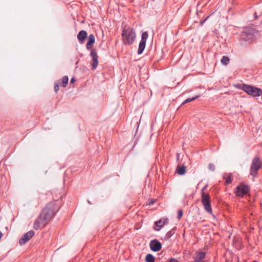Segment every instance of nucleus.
Listing matches in <instances>:
<instances>
[{
    "label": "nucleus",
    "mask_w": 262,
    "mask_h": 262,
    "mask_svg": "<svg viewBox=\"0 0 262 262\" xmlns=\"http://www.w3.org/2000/svg\"><path fill=\"white\" fill-rule=\"evenodd\" d=\"M135 31L130 28H124L122 33V40L124 45H132L136 39Z\"/></svg>",
    "instance_id": "nucleus-1"
},
{
    "label": "nucleus",
    "mask_w": 262,
    "mask_h": 262,
    "mask_svg": "<svg viewBox=\"0 0 262 262\" xmlns=\"http://www.w3.org/2000/svg\"><path fill=\"white\" fill-rule=\"evenodd\" d=\"M57 212L55 204L53 203L48 204L42 210L40 215L48 223L55 215Z\"/></svg>",
    "instance_id": "nucleus-2"
},
{
    "label": "nucleus",
    "mask_w": 262,
    "mask_h": 262,
    "mask_svg": "<svg viewBox=\"0 0 262 262\" xmlns=\"http://www.w3.org/2000/svg\"><path fill=\"white\" fill-rule=\"evenodd\" d=\"M256 33L255 30L252 27H246L242 31L241 39L247 41H251L254 39V35Z\"/></svg>",
    "instance_id": "nucleus-3"
},
{
    "label": "nucleus",
    "mask_w": 262,
    "mask_h": 262,
    "mask_svg": "<svg viewBox=\"0 0 262 262\" xmlns=\"http://www.w3.org/2000/svg\"><path fill=\"white\" fill-rule=\"evenodd\" d=\"M242 89L248 95H251L253 97L259 96L262 94V90L261 89L251 85L244 84Z\"/></svg>",
    "instance_id": "nucleus-4"
},
{
    "label": "nucleus",
    "mask_w": 262,
    "mask_h": 262,
    "mask_svg": "<svg viewBox=\"0 0 262 262\" xmlns=\"http://www.w3.org/2000/svg\"><path fill=\"white\" fill-rule=\"evenodd\" d=\"M201 198L202 203L203 205L205 210L210 214H212V211L210 204L209 194L207 193H202Z\"/></svg>",
    "instance_id": "nucleus-5"
},
{
    "label": "nucleus",
    "mask_w": 262,
    "mask_h": 262,
    "mask_svg": "<svg viewBox=\"0 0 262 262\" xmlns=\"http://www.w3.org/2000/svg\"><path fill=\"white\" fill-rule=\"evenodd\" d=\"M261 163L259 158L257 157L254 158L250 166V174L253 177H256L257 172L261 167Z\"/></svg>",
    "instance_id": "nucleus-6"
},
{
    "label": "nucleus",
    "mask_w": 262,
    "mask_h": 262,
    "mask_svg": "<svg viewBox=\"0 0 262 262\" xmlns=\"http://www.w3.org/2000/svg\"><path fill=\"white\" fill-rule=\"evenodd\" d=\"M249 191V188L247 185L241 184L237 186L235 189V194L237 196L242 198Z\"/></svg>",
    "instance_id": "nucleus-7"
},
{
    "label": "nucleus",
    "mask_w": 262,
    "mask_h": 262,
    "mask_svg": "<svg viewBox=\"0 0 262 262\" xmlns=\"http://www.w3.org/2000/svg\"><path fill=\"white\" fill-rule=\"evenodd\" d=\"M148 35L147 32H144L142 33L141 35V39L140 41L138 50V54L140 55L143 53L145 48L146 42L148 38Z\"/></svg>",
    "instance_id": "nucleus-8"
},
{
    "label": "nucleus",
    "mask_w": 262,
    "mask_h": 262,
    "mask_svg": "<svg viewBox=\"0 0 262 262\" xmlns=\"http://www.w3.org/2000/svg\"><path fill=\"white\" fill-rule=\"evenodd\" d=\"M34 235V232L33 230H30L24 234L23 236L19 240V245H23L25 244L32 238Z\"/></svg>",
    "instance_id": "nucleus-9"
},
{
    "label": "nucleus",
    "mask_w": 262,
    "mask_h": 262,
    "mask_svg": "<svg viewBox=\"0 0 262 262\" xmlns=\"http://www.w3.org/2000/svg\"><path fill=\"white\" fill-rule=\"evenodd\" d=\"M48 222L40 215L35 220L33 227L35 230H38L45 226Z\"/></svg>",
    "instance_id": "nucleus-10"
},
{
    "label": "nucleus",
    "mask_w": 262,
    "mask_h": 262,
    "mask_svg": "<svg viewBox=\"0 0 262 262\" xmlns=\"http://www.w3.org/2000/svg\"><path fill=\"white\" fill-rule=\"evenodd\" d=\"M91 56L92 58V69L95 70L98 65V55L95 49H93L91 51Z\"/></svg>",
    "instance_id": "nucleus-11"
},
{
    "label": "nucleus",
    "mask_w": 262,
    "mask_h": 262,
    "mask_svg": "<svg viewBox=\"0 0 262 262\" xmlns=\"http://www.w3.org/2000/svg\"><path fill=\"white\" fill-rule=\"evenodd\" d=\"M149 246L150 249L155 252L159 251L162 247L161 243L156 239L151 241L150 242Z\"/></svg>",
    "instance_id": "nucleus-12"
},
{
    "label": "nucleus",
    "mask_w": 262,
    "mask_h": 262,
    "mask_svg": "<svg viewBox=\"0 0 262 262\" xmlns=\"http://www.w3.org/2000/svg\"><path fill=\"white\" fill-rule=\"evenodd\" d=\"M168 222L167 219H161L158 221L155 222L156 226L155 227V229L157 231L160 230L162 227Z\"/></svg>",
    "instance_id": "nucleus-13"
},
{
    "label": "nucleus",
    "mask_w": 262,
    "mask_h": 262,
    "mask_svg": "<svg viewBox=\"0 0 262 262\" xmlns=\"http://www.w3.org/2000/svg\"><path fill=\"white\" fill-rule=\"evenodd\" d=\"M205 256L206 253L203 251L196 253L193 256L194 262H201L205 258Z\"/></svg>",
    "instance_id": "nucleus-14"
},
{
    "label": "nucleus",
    "mask_w": 262,
    "mask_h": 262,
    "mask_svg": "<svg viewBox=\"0 0 262 262\" xmlns=\"http://www.w3.org/2000/svg\"><path fill=\"white\" fill-rule=\"evenodd\" d=\"M95 42V36L93 34H90L88 37V41L86 43V47L88 50L92 48V45Z\"/></svg>",
    "instance_id": "nucleus-15"
},
{
    "label": "nucleus",
    "mask_w": 262,
    "mask_h": 262,
    "mask_svg": "<svg viewBox=\"0 0 262 262\" xmlns=\"http://www.w3.org/2000/svg\"><path fill=\"white\" fill-rule=\"evenodd\" d=\"M87 36V33L84 30H81L80 31L78 35H77V38L79 40V42L80 43H83L84 39Z\"/></svg>",
    "instance_id": "nucleus-16"
},
{
    "label": "nucleus",
    "mask_w": 262,
    "mask_h": 262,
    "mask_svg": "<svg viewBox=\"0 0 262 262\" xmlns=\"http://www.w3.org/2000/svg\"><path fill=\"white\" fill-rule=\"evenodd\" d=\"M186 167L184 165L178 166L177 168V172L180 175H183L185 173Z\"/></svg>",
    "instance_id": "nucleus-17"
},
{
    "label": "nucleus",
    "mask_w": 262,
    "mask_h": 262,
    "mask_svg": "<svg viewBox=\"0 0 262 262\" xmlns=\"http://www.w3.org/2000/svg\"><path fill=\"white\" fill-rule=\"evenodd\" d=\"M155 257L151 254H148L145 257L146 262H155Z\"/></svg>",
    "instance_id": "nucleus-18"
},
{
    "label": "nucleus",
    "mask_w": 262,
    "mask_h": 262,
    "mask_svg": "<svg viewBox=\"0 0 262 262\" xmlns=\"http://www.w3.org/2000/svg\"><path fill=\"white\" fill-rule=\"evenodd\" d=\"M223 179L226 180V183L227 184H230L232 182L231 177L230 174H225L223 176Z\"/></svg>",
    "instance_id": "nucleus-19"
},
{
    "label": "nucleus",
    "mask_w": 262,
    "mask_h": 262,
    "mask_svg": "<svg viewBox=\"0 0 262 262\" xmlns=\"http://www.w3.org/2000/svg\"><path fill=\"white\" fill-rule=\"evenodd\" d=\"M230 59L228 57L224 56L221 59V63L224 65H227L229 62Z\"/></svg>",
    "instance_id": "nucleus-20"
},
{
    "label": "nucleus",
    "mask_w": 262,
    "mask_h": 262,
    "mask_svg": "<svg viewBox=\"0 0 262 262\" xmlns=\"http://www.w3.org/2000/svg\"><path fill=\"white\" fill-rule=\"evenodd\" d=\"M69 78L68 76H65L62 79V85L63 87H66L68 84Z\"/></svg>",
    "instance_id": "nucleus-21"
},
{
    "label": "nucleus",
    "mask_w": 262,
    "mask_h": 262,
    "mask_svg": "<svg viewBox=\"0 0 262 262\" xmlns=\"http://www.w3.org/2000/svg\"><path fill=\"white\" fill-rule=\"evenodd\" d=\"M200 97L199 95H196L194 97H193L192 98H188L187 99H186L183 103V104H185L186 103H188V102H191L193 100H194L195 99L198 98L199 97Z\"/></svg>",
    "instance_id": "nucleus-22"
},
{
    "label": "nucleus",
    "mask_w": 262,
    "mask_h": 262,
    "mask_svg": "<svg viewBox=\"0 0 262 262\" xmlns=\"http://www.w3.org/2000/svg\"><path fill=\"white\" fill-rule=\"evenodd\" d=\"M183 214V212L182 210H179L178 212V215H177V217L179 220H180L182 215Z\"/></svg>",
    "instance_id": "nucleus-23"
},
{
    "label": "nucleus",
    "mask_w": 262,
    "mask_h": 262,
    "mask_svg": "<svg viewBox=\"0 0 262 262\" xmlns=\"http://www.w3.org/2000/svg\"><path fill=\"white\" fill-rule=\"evenodd\" d=\"M59 90V85L57 83H55L54 84V91L56 93H57Z\"/></svg>",
    "instance_id": "nucleus-24"
},
{
    "label": "nucleus",
    "mask_w": 262,
    "mask_h": 262,
    "mask_svg": "<svg viewBox=\"0 0 262 262\" xmlns=\"http://www.w3.org/2000/svg\"><path fill=\"white\" fill-rule=\"evenodd\" d=\"M209 169L211 171H214L215 167L213 164H209L208 166Z\"/></svg>",
    "instance_id": "nucleus-25"
},
{
    "label": "nucleus",
    "mask_w": 262,
    "mask_h": 262,
    "mask_svg": "<svg viewBox=\"0 0 262 262\" xmlns=\"http://www.w3.org/2000/svg\"><path fill=\"white\" fill-rule=\"evenodd\" d=\"M171 236V231H169L166 234V236L168 237H169Z\"/></svg>",
    "instance_id": "nucleus-26"
},
{
    "label": "nucleus",
    "mask_w": 262,
    "mask_h": 262,
    "mask_svg": "<svg viewBox=\"0 0 262 262\" xmlns=\"http://www.w3.org/2000/svg\"><path fill=\"white\" fill-rule=\"evenodd\" d=\"M207 188V185L205 186L202 189V190H201V194H202V193H205L204 192V190Z\"/></svg>",
    "instance_id": "nucleus-27"
},
{
    "label": "nucleus",
    "mask_w": 262,
    "mask_h": 262,
    "mask_svg": "<svg viewBox=\"0 0 262 262\" xmlns=\"http://www.w3.org/2000/svg\"><path fill=\"white\" fill-rule=\"evenodd\" d=\"M169 262H178L177 260L176 259L171 258Z\"/></svg>",
    "instance_id": "nucleus-28"
},
{
    "label": "nucleus",
    "mask_w": 262,
    "mask_h": 262,
    "mask_svg": "<svg viewBox=\"0 0 262 262\" xmlns=\"http://www.w3.org/2000/svg\"><path fill=\"white\" fill-rule=\"evenodd\" d=\"M208 17H207L206 18H205L204 20H203V21H202L201 22V25H202L203 24V23L206 21V20L207 19Z\"/></svg>",
    "instance_id": "nucleus-29"
},
{
    "label": "nucleus",
    "mask_w": 262,
    "mask_h": 262,
    "mask_svg": "<svg viewBox=\"0 0 262 262\" xmlns=\"http://www.w3.org/2000/svg\"><path fill=\"white\" fill-rule=\"evenodd\" d=\"M74 81H75V79H74V78H72L71 79V83H73Z\"/></svg>",
    "instance_id": "nucleus-30"
},
{
    "label": "nucleus",
    "mask_w": 262,
    "mask_h": 262,
    "mask_svg": "<svg viewBox=\"0 0 262 262\" xmlns=\"http://www.w3.org/2000/svg\"><path fill=\"white\" fill-rule=\"evenodd\" d=\"M154 200H151V201L150 202V203H149V205H150V204H154Z\"/></svg>",
    "instance_id": "nucleus-31"
},
{
    "label": "nucleus",
    "mask_w": 262,
    "mask_h": 262,
    "mask_svg": "<svg viewBox=\"0 0 262 262\" xmlns=\"http://www.w3.org/2000/svg\"><path fill=\"white\" fill-rule=\"evenodd\" d=\"M254 15H255V19H256V18H257V15H256V13H255V14H254Z\"/></svg>",
    "instance_id": "nucleus-32"
}]
</instances>
